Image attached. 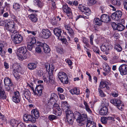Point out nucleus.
<instances>
[{
    "instance_id": "obj_58",
    "label": "nucleus",
    "mask_w": 127,
    "mask_h": 127,
    "mask_svg": "<svg viewBox=\"0 0 127 127\" xmlns=\"http://www.w3.org/2000/svg\"><path fill=\"white\" fill-rule=\"evenodd\" d=\"M16 127H25V125L23 123L19 122Z\"/></svg>"
},
{
    "instance_id": "obj_34",
    "label": "nucleus",
    "mask_w": 127,
    "mask_h": 127,
    "mask_svg": "<svg viewBox=\"0 0 127 127\" xmlns=\"http://www.w3.org/2000/svg\"><path fill=\"white\" fill-rule=\"evenodd\" d=\"M58 96L56 94L54 93H52L51 94L50 99L48 100V103L50 102L51 103L52 101H54L55 99Z\"/></svg>"
},
{
    "instance_id": "obj_46",
    "label": "nucleus",
    "mask_w": 127,
    "mask_h": 127,
    "mask_svg": "<svg viewBox=\"0 0 127 127\" xmlns=\"http://www.w3.org/2000/svg\"><path fill=\"white\" fill-rule=\"evenodd\" d=\"M48 119L51 121L53 120H54L56 119H57V117L56 116L52 115H50L48 116Z\"/></svg>"
},
{
    "instance_id": "obj_16",
    "label": "nucleus",
    "mask_w": 127,
    "mask_h": 127,
    "mask_svg": "<svg viewBox=\"0 0 127 127\" xmlns=\"http://www.w3.org/2000/svg\"><path fill=\"white\" fill-rule=\"evenodd\" d=\"M100 19L102 22L107 23L110 22L111 19L109 15L105 14H102L101 16Z\"/></svg>"
},
{
    "instance_id": "obj_48",
    "label": "nucleus",
    "mask_w": 127,
    "mask_h": 127,
    "mask_svg": "<svg viewBox=\"0 0 127 127\" xmlns=\"http://www.w3.org/2000/svg\"><path fill=\"white\" fill-rule=\"evenodd\" d=\"M27 45L28 49L30 51H31L33 47V44L28 42L27 43Z\"/></svg>"
},
{
    "instance_id": "obj_40",
    "label": "nucleus",
    "mask_w": 127,
    "mask_h": 127,
    "mask_svg": "<svg viewBox=\"0 0 127 127\" xmlns=\"http://www.w3.org/2000/svg\"><path fill=\"white\" fill-rule=\"evenodd\" d=\"M107 120L108 119L107 117H101V121L102 124H105L107 123Z\"/></svg>"
},
{
    "instance_id": "obj_28",
    "label": "nucleus",
    "mask_w": 127,
    "mask_h": 127,
    "mask_svg": "<svg viewBox=\"0 0 127 127\" xmlns=\"http://www.w3.org/2000/svg\"><path fill=\"white\" fill-rule=\"evenodd\" d=\"M4 48V45L3 44L0 43V55L2 57L5 56V51L3 49Z\"/></svg>"
},
{
    "instance_id": "obj_59",
    "label": "nucleus",
    "mask_w": 127,
    "mask_h": 127,
    "mask_svg": "<svg viewBox=\"0 0 127 127\" xmlns=\"http://www.w3.org/2000/svg\"><path fill=\"white\" fill-rule=\"evenodd\" d=\"M35 50L36 52L38 53H40L41 52V48L40 47L37 46L35 49Z\"/></svg>"
},
{
    "instance_id": "obj_23",
    "label": "nucleus",
    "mask_w": 127,
    "mask_h": 127,
    "mask_svg": "<svg viewBox=\"0 0 127 127\" xmlns=\"http://www.w3.org/2000/svg\"><path fill=\"white\" fill-rule=\"evenodd\" d=\"M32 116L34 117V118L36 119L38 118L39 117V111L37 109H34L32 111Z\"/></svg>"
},
{
    "instance_id": "obj_15",
    "label": "nucleus",
    "mask_w": 127,
    "mask_h": 127,
    "mask_svg": "<svg viewBox=\"0 0 127 127\" xmlns=\"http://www.w3.org/2000/svg\"><path fill=\"white\" fill-rule=\"evenodd\" d=\"M110 86V84L108 82L104 81H101L99 87L101 88H106L107 89L109 90L110 89L109 86Z\"/></svg>"
},
{
    "instance_id": "obj_17",
    "label": "nucleus",
    "mask_w": 127,
    "mask_h": 127,
    "mask_svg": "<svg viewBox=\"0 0 127 127\" xmlns=\"http://www.w3.org/2000/svg\"><path fill=\"white\" fill-rule=\"evenodd\" d=\"M88 120L87 115L84 114L81 115L78 118V119H76V121L77 122H83L85 123L86 121L87 122Z\"/></svg>"
},
{
    "instance_id": "obj_38",
    "label": "nucleus",
    "mask_w": 127,
    "mask_h": 127,
    "mask_svg": "<svg viewBox=\"0 0 127 127\" xmlns=\"http://www.w3.org/2000/svg\"><path fill=\"white\" fill-rule=\"evenodd\" d=\"M94 22L95 24L96 25H100L101 24L102 22L99 18H96L95 19Z\"/></svg>"
},
{
    "instance_id": "obj_39",
    "label": "nucleus",
    "mask_w": 127,
    "mask_h": 127,
    "mask_svg": "<svg viewBox=\"0 0 127 127\" xmlns=\"http://www.w3.org/2000/svg\"><path fill=\"white\" fill-rule=\"evenodd\" d=\"M125 28V26L121 24H119L118 25L117 30L121 31L123 30Z\"/></svg>"
},
{
    "instance_id": "obj_10",
    "label": "nucleus",
    "mask_w": 127,
    "mask_h": 127,
    "mask_svg": "<svg viewBox=\"0 0 127 127\" xmlns=\"http://www.w3.org/2000/svg\"><path fill=\"white\" fill-rule=\"evenodd\" d=\"M5 84L7 86V90L9 91L11 89H13L14 85L8 78L6 77L4 80Z\"/></svg>"
},
{
    "instance_id": "obj_1",
    "label": "nucleus",
    "mask_w": 127,
    "mask_h": 127,
    "mask_svg": "<svg viewBox=\"0 0 127 127\" xmlns=\"http://www.w3.org/2000/svg\"><path fill=\"white\" fill-rule=\"evenodd\" d=\"M45 67L48 72V74L45 73L43 75V78L44 81L47 83L54 84V78L53 76V73L54 69V66L52 64L50 65L48 63H45Z\"/></svg>"
},
{
    "instance_id": "obj_14",
    "label": "nucleus",
    "mask_w": 127,
    "mask_h": 127,
    "mask_svg": "<svg viewBox=\"0 0 127 127\" xmlns=\"http://www.w3.org/2000/svg\"><path fill=\"white\" fill-rule=\"evenodd\" d=\"M23 120L25 121H29L32 123H34L36 120L34 118V117L32 115L28 114L24 115L23 118Z\"/></svg>"
},
{
    "instance_id": "obj_45",
    "label": "nucleus",
    "mask_w": 127,
    "mask_h": 127,
    "mask_svg": "<svg viewBox=\"0 0 127 127\" xmlns=\"http://www.w3.org/2000/svg\"><path fill=\"white\" fill-rule=\"evenodd\" d=\"M95 2L96 1L95 0H89L87 4L88 5L91 6L94 4Z\"/></svg>"
},
{
    "instance_id": "obj_49",
    "label": "nucleus",
    "mask_w": 127,
    "mask_h": 127,
    "mask_svg": "<svg viewBox=\"0 0 127 127\" xmlns=\"http://www.w3.org/2000/svg\"><path fill=\"white\" fill-rule=\"evenodd\" d=\"M104 70L107 73H108L110 72L111 71L110 68L108 64L105 65V67L104 68Z\"/></svg>"
},
{
    "instance_id": "obj_4",
    "label": "nucleus",
    "mask_w": 127,
    "mask_h": 127,
    "mask_svg": "<svg viewBox=\"0 0 127 127\" xmlns=\"http://www.w3.org/2000/svg\"><path fill=\"white\" fill-rule=\"evenodd\" d=\"M27 52V50L26 47L24 46L22 47L19 48L17 51V55L19 59L21 60V61H23L25 58L27 57H25V58L24 56L25 57V53Z\"/></svg>"
},
{
    "instance_id": "obj_52",
    "label": "nucleus",
    "mask_w": 127,
    "mask_h": 127,
    "mask_svg": "<svg viewBox=\"0 0 127 127\" xmlns=\"http://www.w3.org/2000/svg\"><path fill=\"white\" fill-rule=\"evenodd\" d=\"M28 42L33 44L36 43V41L34 38H32L30 39Z\"/></svg>"
},
{
    "instance_id": "obj_13",
    "label": "nucleus",
    "mask_w": 127,
    "mask_h": 127,
    "mask_svg": "<svg viewBox=\"0 0 127 127\" xmlns=\"http://www.w3.org/2000/svg\"><path fill=\"white\" fill-rule=\"evenodd\" d=\"M119 70L122 75L127 74V65L123 64L121 65L119 67Z\"/></svg>"
},
{
    "instance_id": "obj_50",
    "label": "nucleus",
    "mask_w": 127,
    "mask_h": 127,
    "mask_svg": "<svg viewBox=\"0 0 127 127\" xmlns=\"http://www.w3.org/2000/svg\"><path fill=\"white\" fill-rule=\"evenodd\" d=\"M118 25L115 23L113 22L112 23L111 25L113 29L114 30H116L117 29Z\"/></svg>"
},
{
    "instance_id": "obj_27",
    "label": "nucleus",
    "mask_w": 127,
    "mask_h": 127,
    "mask_svg": "<svg viewBox=\"0 0 127 127\" xmlns=\"http://www.w3.org/2000/svg\"><path fill=\"white\" fill-rule=\"evenodd\" d=\"M86 124V127H96V124L95 123L90 120L87 121Z\"/></svg>"
},
{
    "instance_id": "obj_32",
    "label": "nucleus",
    "mask_w": 127,
    "mask_h": 127,
    "mask_svg": "<svg viewBox=\"0 0 127 127\" xmlns=\"http://www.w3.org/2000/svg\"><path fill=\"white\" fill-rule=\"evenodd\" d=\"M43 48L44 52L45 53H49L50 51V48L49 46L46 44L44 43L43 46Z\"/></svg>"
},
{
    "instance_id": "obj_12",
    "label": "nucleus",
    "mask_w": 127,
    "mask_h": 127,
    "mask_svg": "<svg viewBox=\"0 0 127 127\" xmlns=\"http://www.w3.org/2000/svg\"><path fill=\"white\" fill-rule=\"evenodd\" d=\"M79 10L82 12H84L86 15L89 16L91 13L90 9L82 4H80L78 6Z\"/></svg>"
},
{
    "instance_id": "obj_41",
    "label": "nucleus",
    "mask_w": 127,
    "mask_h": 127,
    "mask_svg": "<svg viewBox=\"0 0 127 127\" xmlns=\"http://www.w3.org/2000/svg\"><path fill=\"white\" fill-rule=\"evenodd\" d=\"M74 119H78V118H79L81 115L80 113L78 112H76L74 113Z\"/></svg>"
},
{
    "instance_id": "obj_26",
    "label": "nucleus",
    "mask_w": 127,
    "mask_h": 127,
    "mask_svg": "<svg viewBox=\"0 0 127 127\" xmlns=\"http://www.w3.org/2000/svg\"><path fill=\"white\" fill-rule=\"evenodd\" d=\"M19 123L18 120L15 119H11L10 122V124L12 127H16Z\"/></svg>"
},
{
    "instance_id": "obj_64",
    "label": "nucleus",
    "mask_w": 127,
    "mask_h": 127,
    "mask_svg": "<svg viewBox=\"0 0 127 127\" xmlns=\"http://www.w3.org/2000/svg\"><path fill=\"white\" fill-rule=\"evenodd\" d=\"M66 63L68 64V65H71L72 64V61L69 59L67 60Z\"/></svg>"
},
{
    "instance_id": "obj_25",
    "label": "nucleus",
    "mask_w": 127,
    "mask_h": 127,
    "mask_svg": "<svg viewBox=\"0 0 127 127\" xmlns=\"http://www.w3.org/2000/svg\"><path fill=\"white\" fill-rule=\"evenodd\" d=\"M23 94L26 98L28 100L29 99L31 95V93L28 89H25L23 91Z\"/></svg>"
},
{
    "instance_id": "obj_51",
    "label": "nucleus",
    "mask_w": 127,
    "mask_h": 127,
    "mask_svg": "<svg viewBox=\"0 0 127 127\" xmlns=\"http://www.w3.org/2000/svg\"><path fill=\"white\" fill-rule=\"evenodd\" d=\"M98 91L99 93V95L101 97H104L105 96V95L103 91L100 89H98Z\"/></svg>"
},
{
    "instance_id": "obj_7",
    "label": "nucleus",
    "mask_w": 127,
    "mask_h": 127,
    "mask_svg": "<svg viewBox=\"0 0 127 127\" xmlns=\"http://www.w3.org/2000/svg\"><path fill=\"white\" fill-rule=\"evenodd\" d=\"M15 35L12 36L11 37L12 40L15 44H18L20 43L23 40V37L21 35L16 33Z\"/></svg>"
},
{
    "instance_id": "obj_9",
    "label": "nucleus",
    "mask_w": 127,
    "mask_h": 127,
    "mask_svg": "<svg viewBox=\"0 0 127 127\" xmlns=\"http://www.w3.org/2000/svg\"><path fill=\"white\" fill-rule=\"evenodd\" d=\"M42 33L39 34L40 37L44 39H47L51 35L50 31L48 29H44L42 30Z\"/></svg>"
},
{
    "instance_id": "obj_21",
    "label": "nucleus",
    "mask_w": 127,
    "mask_h": 127,
    "mask_svg": "<svg viewBox=\"0 0 127 127\" xmlns=\"http://www.w3.org/2000/svg\"><path fill=\"white\" fill-rule=\"evenodd\" d=\"M63 8L64 11L66 13L69 14L72 13L71 9L67 4L64 5Z\"/></svg>"
},
{
    "instance_id": "obj_3",
    "label": "nucleus",
    "mask_w": 127,
    "mask_h": 127,
    "mask_svg": "<svg viewBox=\"0 0 127 127\" xmlns=\"http://www.w3.org/2000/svg\"><path fill=\"white\" fill-rule=\"evenodd\" d=\"M16 24L13 21L8 22L5 24V29L15 34L17 32L16 30Z\"/></svg>"
},
{
    "instance_id": "obj_33",
    "label": "nucleus",
    "mask_w": 127,
    "mask_h": 127,
    "mask_svg": "<svg viewBox=\"0 0 127 127\" xmlns=\"http://www.w3.org/2000/svg\"><path fill=\"white\" fill-rule=\"evenodd\" d=\"M28 67L29 69L33 70L36 68V65L35 63H31L28 64Z\"/></svg>"
},
{
    "instance_id": "obj_19",
    "label": "nucleus",
    "mask_w": 127,
    "mask_h": 127,
    "mask_svg": "<svg viewBox=\"0 0 127 127\" xmlns=\"http://www.w3.org/2000/svg\"><path fill=\"white\" fill-rule=\"evenodd\" d=\"M13 8L17 10V12L19 14H21L23 9L20 7L19 4L17 3H15L13 5Z\"/></svg>"
},
{
    "instance_id": "obj_35",
    "label": "nucleus",
    "mask_w": 127,
    "mask_h": 127,
    "mask_svg": "<svg viewBox=\"0 0 127 127\" xmlns=\"http://www.w3.org/2000/svg\"><path fill=\"white\" fill-rule=\"evenodd\" d=\"M53 113L57 116H60L62 114L61 110L60 108H58V109L53 110Z\"/></svg>"
},
{
    "instance_id": "obj_29",
    "label": "nucleus",
    "mask_w": 127,
    "mask_h": 127,
    "mask_svg": "<svg viewBox=\"0 0 127 127\" xmlns=\"http://www.w3.org/2000/svg\"><path fill=\"white\" fill-rule=\"evenodd\" d=\"M69 92L72 95H78L80 93L79 90L76 88L72 89L69 91Z\"/></svg>"
},
{
    "instance_id": "obj_56",
    "label": "nucleus",
    "mask_w": 127,
    "mask_h": 127,
    "mask_svg": "<svg viewBox=\"0 0 127 127\" xmlns=\"http://www.w3.org/2000/svg\"><path fill=\"white\" fill-rule=\"evenodd\" d=\"M94 38V36L93 35H92L90 36V43L92 45L93 44V41Z\"/></svg>"
},
{
    "instance_id": "obj_55",
    "label": "nucleus",
    "mask_w": 127,
    "mask_h": 127,
    "mask_svg": "<svg viewBox=\"0 0 127 127\" xmlns=\"http://www.w3.org/2000/svg\"><path fill=\"white\" fill-rule=\"evenodd\" d=\"M58 108H60L59 107L58 104L55 103L54 104L53 107V110L56 109H58Z\"/></svg>"
},
{
    "instance_id": "obj_42",
    "label": "nucleus",
    "mask_w": 127,
    "mask_h": 127,
    "mask_svg": "<svg viewBox=\"0 0 127 127\" xmlns=\"http://www.w3.org/2000/svg\"><path fill=\"white\" fill-rule=\"evenodd\" d=\"M92 48L94 52L99 54V50L97 47L93 46Z\"/></svg>"
},
{
    "instance_id": "obj_44",
    "label": "nucleus",
    "mask_w": 127,
    "mask_h": 127,
    "mask_svg": "<svg viewBox=\"0 0 127 127\" xmlns=\"http://www.w3.org/2000/svg\"><path fill=\"white\" fill-rule=\"evenodd\" d=\"M56 50L58 53L61 54H63L64 53V50L62 48L57 47L56 48Z\"/></svg>"
},
{
    "instance_id": "obj_57",
    "label": "nucleus",
    "mask_w": 127,
    "mask_h": 127,
    "mask_svg": "<svg viewBox=\"0 0 127 127\" xmlns=\"http://www.w3.org/2000/svg\"><path fill=\"white\" fill-rule=\"evenodd\" d=\"M27 31L28 34H32L34 35H35L36 33H37L36 31H31L28 30H27Z\"/></svg>"
},
{
    "instance_id": "obj_37",
    "label": "nucleus",
    "mask_w": 127,
    "mask_h": 127,
    "mask_svg": "<svg viewBox=\"0 0 127 127\" xmlns=\"http://www.w3.org/2000/svg\"><path fill=\"white\" fill-rule=\"evenodd\" d=\"M115 49L118 52H120L122 50V48L121 46L118 44H115Z\"/></svg>"
},
{
    "instance_id": "obj_2",
    "label": "nucleus",
    "mask_w": 127,
    "mask_h": 127,
    "mask_svg": "<svg viewBox=\"0 0 127 127\" xmlns=\"http://www.w3.org/2000/svg\"><path fill=\"white\" fill-rule=\"evenodd\" d=\"M61 107L62 109L64 111L65 110L67 121L69 124H72L74 120V114L70 109V106L66 101H65L62 103Z\"/></svg>"
},
{
    "instance_id": "obj_47",
    "label": "nucleus",
    "mask_w": 127,
    "mask_h": 127,
    "mask_svg": "<svg viewBox=\"0 0 127 127\" xmlns=\"http://www.w3.org/2000/svg\"><path fill=\"white\" fill-rule=\"evenodd\" d=\"M13 75L17 81H20L21 79V78L18 73H14Z\"/></svg>"
},
{
    "instance_id": "obj_11",
    "label": "nucleus",
    "mask_w": 127,
    "mask_h": 127,
    "mask_svg": "<svg viewBox=\"0 0 127 127\" xmlns=\"http://www.w3.org/2000/svg\"><path fill=\"white\" fill-rule=\"evenodd\" d=\"M122 15V13L121 11L118 10L112 13L111 17L112 19L116 21H118L121 18Z\"/></svg>"
},
{
    "instance_id": "obj_60",
    "label": "nucleus",
    "mask_w": 127,
    "mask_h": 127,
    "mask_svg": "<svg viewBox=\"0 0 127 127\" xmlns=\"http://www.w3.org/2000/svg\"><path fill=\"white\" fill-rule=\"evenodd\" d=\"M68 31L69 33L71 35V36L73 37V36L74 32L72 29L71 28Z\"/></svg>"
},
{
    "instance_id": "obj_30",
    "label": "nucleus",
    "mask_w": 127,
    "mask_h": 127,
    "mask_svg": "<svg viewBox=\"0 0 127 127\" xmlns=\"http://www.w3.org/2000/svg\"><path fill=\"white\" fill-rule=\"evenodd\" d=\"M29 17L33 22H36L37 21V18L36 16L33 14H31L29 16Z\"/></svg>"
},
{
    "instance_id": "obj_54",
    "label": "nucleus",
    "mask_w": 127,
    "mask_h": 127,
    "mask_svg": "<svg viewBox=\"0 0 127 127\" xmlns=\"http://www.w3.org/2000/svg\"><path fill=\"white\" fill-rule=\"evenodd\" d=\"M12 97H20V96L19 92L18 91L15 92L14 93V95Z\"/></svg>"
},
{
    "instance_id": "obj_18",
    "label": "nucleus",
    "mask_w": 127,
    "mask_h": 127,
    "mask_svg": "<svg viewBox=\"0 0 127 127\" xmlns=\"http://www.w3.org/2000/svg\"><path fill=\"white\" fill-rule=\"evenodd\" d=\"M43 89V87L42 85L40 84L37 86L34 90L35 92H37L36 95L38 96L41 95L42 94V91Z\"/></svg>"
},
{
    "instance_id": "obj_62",
    "label": "nucleus",
    "mask_w": 127,
    "mask_h": 127,
    "mask_svg": "<svg viewBox=\"0 0 127 127\" xmlns=\"http://www.w3.org/2000/svg\"><path fill=\"white\" fill-rule=\"evenodd\" d=\"M50 106L49 105H47L45 108V110L48 112H49L50 111Z\"/></svg>"
},
{
    "instance_id": "obj_36",
    "label": "nucleus",
    "mask_w": 127,
    "mask_h": 127,
    "mask_svg": "<svg viewBox=\"0 0 127 127\" xmlns=\"http://www.w3.org/2000/svg\"><path fill=\"white\" fill-rule=\"evenodd\" d=\"M83 103L85 106L86 110L89 113H91L92 111L89 108L88 104L85 100L83 101Z\"/></svg>"
},
{
    "instance_id": "obj_31",
    "label": "nucleus",
    "mask_w": 127,
    "mask_h": 127,
    "mask_svg": "<svg viewBox=\"0 0 127 127\" xmlns=\"http://www.w3.org/2000/svg\"><path fill=\"white\" fill-rule=\"evenodd\" d=\"M121 3V0H112V4L117 7L120 5Z\"/></svg>"
},
{
    "instance_id": "obj_53",
    "label": "nucleus",
    "mask_w": 127,
    "mask_h": 127,
    "mask_svg": "<svg viewBox=\"0 0 127 127\" xmlns=\"http://www.w3.org/2000/svg\"><path fill=\"white\" fill-rule=\"evenodd\" d=\"M33 2L39 6H40L41 3V2L39 0H33Z\"/></svg>"
},
{
    "instance_id": "obj_24",
    "label": "nucleus",
    "mask_w": 127,
    "mask_h": 127,
    "mask_svg": "<svg viewBox=\"0 0 127 127\" xmlns=\"http://www.w3.org/2000/svg\"><path fill=\"white\" fill-rule=\"evenodd\" d=\"M54 34L58 38L61 36L62 33V30L58 28H55L53 30Z\"/></svg>"
},
{
    "instance_id": "obj_5",
    "label": "nucleus",
    "mask_w": 127,
    "mask_h": 127,
    "mask_svg": "<svg viewBox=\"0 0 127 127\" xmlns=\"http://www.w3.org/2000/svg\"><path fill=\"white\" fill-rule=\"evenodd\" d=\"M110 102L120 110H122L124 108V105L123 103L119 99L114 98L111 99Z\"/></svg>"
},
{
    "instance_id": "obj_8",
    "label": "nucleus",
    "mask_w": 127,
    "mask_h": 127,
    "mask_svg": "<svg viewBox=\"0 0 127 127\" xmlns=\"http://www.w3.org/2000/svg\"><path fill=\"white\" fill-rule=\"evenodd\" d=\"M113 47L111 44H108L106 45H102L100 47V49L101 51L105 52L106 55L108 54L110 51L113 49Z\"/></svg>"
},
{
    "instance_id": "obj_6",
    "label": "nucleus",
    "mask_w": 127,
    "mask_h": 127,
    "mask_svg": "<svg viewBox=\"0 0 127 127\" xmlns=\"http://www.w3.org/2000/svg\"><path fill=\"white\" fill-rule=\"evenodd\" d=\"M58 77L62 83L67 84L68 83V78L66 74L64 72H59L58 74Z\"/></svg>"
},
{
    "instance_id": "obj_61",
    "label": "nucleus",
    "mask_w": 127,
    "mask_h": 127,
    "mask_svg": "<svg viewBox=\"0 0 127 127\" xmlns=\"http://www.w3.org/2000/svg\"><path fill=\"white\" fill-rule=\"evenodd\" d=\"M44 43H43L40 41H37V46H41V47H43L44 46Z\"/></svg>"
},
{
    "instance_id": "obj_43",
    "label": "nucleus",
    "mask_w": 127,
    "mask_h": 127,
    "mask_svg": "<svg viewBox=\"0 0 127 127\" xmlns=\"http://www.w3.org/2000/svg\"><path fill=\"white\" fill-rule=\"evenodd\" d=\"M20 99L21 97H12L13 101L16 103H18L20 101Z\"/></svg>"
},
{
    "instance_id": "obj_20",
    "label": "nucleus",
    "mask_w": 127,
    "mask_h": 127,
    "mask_svg": "<svg viewBox=\"0 0 127 127\" xmlns=\"http://www.w3.org/2000/svg\"><path fill=\"white\" fill-rule=\"evenodd\" d=\"M6 97V95L4 90L2 87L0 86V100L5 99Z\"/></svg>"
},
{
    "instance_id": "obj_22",
    "label": "nucleus",
    "mask_w": 127,
    "mask_h": 127,
    "mask_svg": "<svg viewBox=\"0 0 127 127\" xmlns=\"http://www.w3.org/2000/svg\"><path fill=\"white\" fill-rule=\"evenodd\" d=\"M107 112L108 109L106 106H104L101 108L99 114L101 115H104L107 114Z\"/></svg>"
},
{
    "instance_id": "obj_63",
    "label": "nucleus",
    "mask_w": 127,
    "mask_h": 127,
    "mask_svg": "<svg viewBox=\"0 0 127 127\" xmlns=\"http://www.w3.org/2000/svg\"><path fill=\"white\" fill-rule=\"evenodd\" d=\"M29 87L31 88L34 94L35 95H36V94H37V93L36 92H35V90H34V89L32 86H31V85H29Z\"/></svg>"
}]
</instances>
